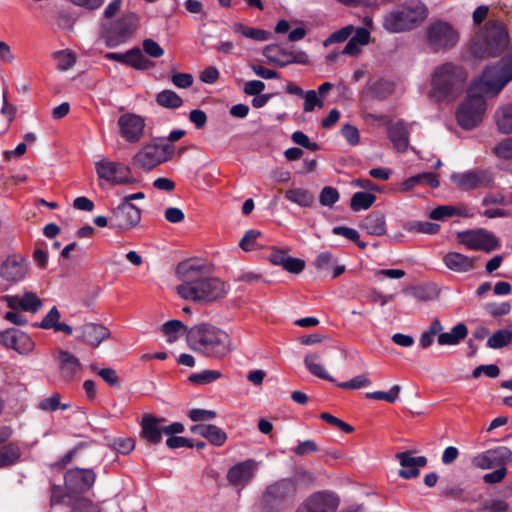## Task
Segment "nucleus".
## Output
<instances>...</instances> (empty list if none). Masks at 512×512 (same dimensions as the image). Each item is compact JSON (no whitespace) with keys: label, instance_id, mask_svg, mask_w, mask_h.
<instances>
[{"label":"nucleus","instance_id":"3c124183","mask_svg":"<svg viewBox=\"0 0 512 512\" xmlns=\"http://www.w3.org/2000/svg\"><path fill=\"white\" fill-rule=\"evenodd\" d=\"M493 154L504 160L512 159V137L505 138L492 150Z\"/></svg>","mask_w":512,"mask_h":512},{"label":"nucleus","instance_id":"b1692460","mask_svg":"<svg viewBox=\"0 0 512 512\" xmlns=\"http://www.w3.org/2000/svg\"><path fill=\"white\" fill-rule=\"evenodd\" d=\"M7 306L12 310L36 313L42 307V300L34 293L27 291L22 296H6Z\"/></svg>","mask_w":512,"mask_h":512},{"label":"nucleus","instance_id":"4468645a","mask_svg":"<svg viewBox=\"0 0 512 512\" xmlns=\"http://www.w3.org/2000/svg\"><path fill=\"white\" fill-rule=\"evenodd\" d=\"M141 214V210L136 205L127 201H121L112 210L111 225L122 232L131 230L139 225Z\"/></svg>","mask_w":512,"mask_h":512},{"label":"nucleus","instance_id":"09e8293b","mask_svg":"<svg viewBox=\"0 0 512 512\" xmlns=\"http://www.w3.org/2000/svg\"><path fill=\"white\" fill-rule=\"evenodd\" d=\"M212 445L222 446L226 440V433L216 425L209 424L206 437H205Z\"/></svg>","mask_w":512,"mask_h":512},{"label":"nucleus","instance_id":"9b49d317","mask_svg":"<svg viewBox=\"0 0 512 512\" xmlns=\"http://www.w3.org/2000/svg\"><path fill=\"white\" fill-rule=\"evenodd\" d=\"M96 174L100 179L112 185L134 184L137 182L131 176V169L122 162L103 158L95 163Z\"/></svg>","mask_w":512,"mask_h":512},{"label":"nucleus","instance_id":"69168bd1","mask_svg":"<svg viewBox=\"0 0 512 512\" xmlns=\"http://www.w3.org/2000/svg\"><path fill=\"white\" fill-rule=\"evenodd\" d=\"M371 91L375 97L384 98L392 92V85L387 81L379 80L371 85Z\"/></svg>","mask_w":512,"mask_h":512},{"label":"nucleus","instance_id":"4be33fe9","mask_svg":"<svg viewBox=\"0 0 512 512\" xmlns=\"http://www.w3.org/2000/svg\"><path fill=\"white\" fill-rule=\"evenodd\" d=\"M165 418H159L152 414L146 413L141 420L140 436L147 442L156 445L161 442L164 429Z\"/></svg>","mask_w":512,"mask_h":512},{"label":"nucleus","instance_id":"cd10ccee","mask_svg":"<svg viewBox=\"0 0 512 512\" xmlns=\"http://www.w3.org/2000/svg\"><path fill=\"white\" fill-rule=\"evenodd\" d=\"M60 318V311L56 307H52L38 324V327L41 329H53L55 332H63L67 335L72 334V327L64 322H60Z\"/></svg>","mask_w":512,"mask_h":512},{"label":"nucleus","instance_id":"ddd939ff","mask_svg":"<svg viewBox=\"0 0 512 512\" xmlns=\"http://www.w3.org/2000/svg\"><path fill=\"white\" fill-rule=\"evenodd\" d=\"M138 17L134 13H128L121 19L105 27L103 37L109 47H115L126 42L134 33Z\"/></svg>","mask_w":512,"mask_h":512},{"label":"nucleus","instance_id":"4c0bfd02","mask_svg":"<svg viewBox=\"0 0 512 512\" xmlns=\"http://www.w3.org/2000/svg\"><path fill=\"white\" fill-rule=\"evenodd\" d=\"M126 65H130L138 70H148L154 63L148 60L139 48H133L127 51Z\"/></svg>","mask_w":512,"mask_h":512},{"label":"nucleus","instance_id":"f03ea898","mask_svg":"<svg viewBox=\"0 0 512 512\" xmlns=\"http://www.w3.org/2000/svg\"><path fill=\"white\" fill-rule=\"evenodd\" d=\"M188 347L207 358L221 360L233 351L230 335L223 329L202 322L187 331Z\"/></svg>","mask_w":512,"mask_h":512},{"label":"nucleus","instance_id":"a878e982","mask_svg":"<svg viewBox=\"0 0 512 512\" xmlns=\"http://www.w3.org/2000/svg\"><path fill=\"white\" fill-rule=\"evenodd\" d=\"M254 463L251 460L234 465L227 473L228 481L235 486H243L253 477Z\"/></svg>","mask_w":512,"mask_h":512},{"label":"nucleus","instance_id":"338daca9","mask_svg":"<svg viewBox=\"0 0 512 512\" xmlns=\"http://www.w3.org/2000/svg\"><path fill=\"white\" fill-rule=\"evenodd\" d=\"M144 52L153 58H160L164 54V50L153 39H145L143 41Z\"/></svg>","mask_w":512,"mask_h":512},{"label":"nucleus","instance_id":"dca6fc26","mask_svg":"<svg viewBox=\"0 0 512 512\" xmlns=\"http://www.w3.org/2000/svg\"><path fill=\"white\" fill-rule=\"evenodd\" d=\"M451 180L462 190L491 188L494 185L493 174L488 170L482 169L454 173L451 176Z\"/></svg>","mask_w":512,"mask_h":512},{"label":"nucleus","instance_id":"a18cd8bd","mask_svg":"<svg viewBox=\"0 0 512 512\" xmlns=\"http://www.w3.org/2000/svg\"><path fill=\"white\" fill-rule=\"evenodd\" d=\"M221 376V372L217 370H203L199 373L191 374L188 379L194 384L205 385L221 378Z\"/></svg>","mask_w":512,"mask_h":512},{"label":"nucleus","instance_id":"5fc2aeb1","mask_svg":"<svg viewBox=\"0 0 512 512\" xmlns=\"http://www.w3.org/2000/svg\"><path fill=\"white\" fill-rule=\"evenodd\" d=\"M171 82L178 88L187 89L192 86L194 78L190 73L175 72L171 76Z\"/></svg>","mask_w":512,"mask_h":512},{"label":"nucleus","instance_id":"052dcab7","mask_svg":"<svg viewBox=\"0 0 512 512\" xmlns=\"http://www.w3.org/2000/svg\"><path fill=\"white\" fill-rule=\"evenodd\" d=\"M291 138L297 145L307 148L311 151H316L319 148L318 144L316 142H311L308 136L302 131H295Z\"/></svg>","mask_w":512,"mask_h":512},{"label":"nucleus","instance_id":"c03bdc74","mask_svg":"<svg viewBox=\"0 0 512 512\" xmlns=\"http://www.w3.org/2000/svg\"><path fill=\"white\" fill-rule=\"evenodd\" d=\"M67 505L71 507V512H101L98 505L85 497H75V499L71 503H67Z\"/></svg>","mask_w":512,"mask_h":512},{"label":"nucleus","instance_id":"473e14b6","mask_svg":"<svg viewBox=\"0 0 512 512\" xmlns=\"http://www.w3.org/2000/svg\"><path fill=\"white\" fill-rule=\"evenodd\" d=\"M468 329L465 324L459 323L454 326L450 332H444L438 335L437 342L439 345H456L465 339Z\"/></svg>","mask_w":512,"mask_h":512},{"label":"nucleus","instance_id":"4d7b16f0","mask_svg":"<svg viewBox=\"0 0 512 512\" xmlns=\"http://www.w3.org/2000/svg\"><path fill=\"white\" fill-rule=\"evenodd\" d=\"M370 384L371 381L366 375H358L349 381L340 383L338 386L343 389H359Z\"/></svg>","mask_w":512,"mask_h":512},{"label":"nucleus","instance_id":"37998d69","mask_svg":"<svg viewBox=\"0 0 512 512\" xmlns=\"http://www.w3.org/2000/svg\"><path fill=\"white\" fill-rule=\"evenodd\" d=\"M187 328L180 320H169L162 325V332L167 336L169 343H173L178 339L179 333L187 335Z\"/></svg>","mask_w":512,"mask_h":512},{"label":"nucleus","instance_id":"423d86ee","mask_svg":"<svg viewBox=\"0 0 512 512\" xmlns=\"http://www.w3.org/2000/svg\"><path fill=\"white\" fill-rule=\"evenodd\" d=\"M297 482L292 478L279 479L262 492L260 512H283L288 509L296 498Z\"/></svg>","mask_w":512,"mask_h":512},{"label":"nucleus","instance_id":"de8ad7c7","mask_svg":"<svg viewBox=\"0 0 512 512\" xmlns=\"http://www.w3.org/2000/svg\"><path fill=\"white\" fill-rule=\"evenodd\" d=\"M400 391H401V387L399 385H394L390 388V390L388 392H383V391L368 392V393H366V397L368 399L384 400L389 403H393L397 400Z\"/></svg>","mask_w":512,"mask_h":512},{"label":"nucleus","instance_id":"2f4dec72","mask_svg":"<svg viewBox=\"0 0 512 512\" xmlns=\"http://www.w3.org/2000/svg\"><path fill=\"white\" fill-rule=\"evenodd\" d=\"M426 184L429 187L437 188L439 186V180L436 174L432 172H424L406 179L400 187L403 192L410 191L417 185Z\"/></svg>","mask_w":512,"mask_h":512},{"label":"nucleus","instance_id":"393cba45","mask_svg":"<svg viewBox=\"0 0 512 512\" xmlns=\"http://www.w3.org/2000/svg\"><path fill=\"white\" fill-rule=\"evenodd\" d=\"M80 331L79 339L93 347H98L104 339L110 336L107 327L96 323L85 324L80 328Z\"/></svg>","mask_w":512,"mask_h":512},{"label":"nucleus","instance_id":"0eeeda50","mask_svg":"<svg viewBox=\"0 0 512 512\" xmlns=\"http://www.w3.org/2000/svg\"><path fill=\"white\" fill-rule=\"evenodd\" d=\"M512 80V56L502 58L494 67H488L480 79L484 93L498 94Z\"/></svg>","mask_w":512,"mask_h":512},{"label":"nucleus","instance_id":"bb28decb","mask_svg":"<svg viewBox=\"0 0 512 512\" xmlns=\"http://www.w3.org/2000/svg\"><path fill=\"white\" fill-rule=\"evenodd\" d=\"M445 266L457 273H466L475 267V258H470L458 252H448L443 256Z\"/></svg>","mask_w":512,"mask_h":512},{"label":"nucleus","instance_id":"9d476101","mask_svg":"<svg viewBox=\"0 0 512 512\" xmlns=\"http://www.w3.org/2000/svg\"><path fill=\"white\" fill-rule=\"evenodd\" d=\"M485 100L483 96L469 95L459 106L456 117L458 124L465 130H471L478 126L485 112Z\"/></svg>","mask_w":512,"mask_h":512},{"label":"nucleus","instance_id":"6ab92c4d","mask_svg":"<svg viewBox=\"0 0 512 512\" xmlns=\"http://www.w3.org/2000/svg\"><path fill=\"white\" fill-rule=\"evenodd\" d=\"M96 474L92 469H70L65 473V486L73 492H86L94 484Z\"/></svg>","mask_w":512,"mask_h":512},{"label":"nucleus","instance_id":"5701e85b","mask_svg":"<svg viewBox=\"0 0 512 512\" xmlns=\"http://www.w3.org/2000/svg\"><path fill=\"white\" fill-rule=\"evenodd\" d=\"M403 469L399 470V476L404 479L416 478L419 476V468L426 466L425 456L413 457L411 451H405L396 455Z\"/></svg>","mask_w":512,"mask_h":512},{"label":"nucleus","instance_id":"bf43d9fd","mask_svg":"<svg viewBox=\"0 0 512 512\" xmlns=\"http://www.w3.org/2000/svg\"><path fill=\"white\" fill-rule=\"evenodd\" d=\"M320 418L324 421H326L327 423L333 425V426H336L338 427L339 429H341L343 432L345 433H352L354 431V428L345 423L344 421H342L341 419L327 413V412H323L320 414Z\"/></svg>","mask_w":512,"mask_h":512},{"label":"nucleus","instance_id":"2eb2a0df","mask_svg":"<svg viewBox=\"0 0 512 512\" xmlns=\"http://www.w3.org/2000/svg\"><path fill=\"white\" fill-rule=\"evenodd\" d=\"M29 271V261L19 253L8 255L0 264V277L9 284L22 281Z\"/></svg>","mask_w":512,"mask_h":512},{"label":"nucleus","instance_id":"864d4df0","mask_svg":"<svg viewBox=\"0 0 512 512\" xmlns=\"http://www.w3.org/2000/svg\"><path fill=\"white\" fill-rule=\"evenodd\" d=\"M303 109L305 112H312L316 106L322 108L324 106L323 100H321L315 90H309L304 95Z\"/></svg>","mask_w":512,"mask_h":512},{"label":"nucleus","instance_id":"8fccbe9b","mask_svg":"<svg viewBox=\"0 0 512 512\" xmlns=\"http://www.w3.org/2000/svg\"><path fill=\"white\" fill-rule=\"evenodd\" d=\"M338 200L339 192L331 186H325L319 194V202L322 206L332 207Z\"/></svg>","mask_w":512,"mask_h":512},{"label":"nucleus","instance_id":"20e7f679","mask_svg":"<svg viewBox=\"0 0 512 512\" xmlns=\"http://www.w3.org/2000/svg\"><path fill=\"white\" fill-rule=\"evenodd\" d=\"M508 44V35L504 24L498 20L486 23L484 31L471 43L470 53L475 60H483L499 55Z\"/></svg>","mask_w":512,"mask_h":512},{"label":"nucleus","instance_id":"412c9836","mask_svg":"<svg viewBox=\"0 0 512 512\" xmlns=\"http://www.w3.org/2000/svg\"><path fill=\"white\" fill-rule=\"evenodd\" d=\"M118 125L121 135L128 142H138L144 134L145 121L138 115L124 114L118 119Z\"/></svg>","mask_w":512,"mask_h":512},{"label":"nucleus","instance_id":"49530a36","mask_svg":"<svg viewBox=\"0 0 512 512\" xmlns=\"http://www.w3.org/2000/svg\"><path fill=\"white\" fill-rule=\"evenodd\" d=\"M440 229V226L436 223L428 222V221H418V222H410L406 225L407 231H415L423 234H436Z\"/></svg>","mask_w":512,"mask_h":512},{"label":"nucleus","instance_id":"a211bd4d","mask_svg":"<svg viewBox=\"0 0 512 512\" xmlns=\"http://www.w3.org/2000/svg\"><path fill=\"white\" fill-rule=\"evenodd\" d=\"M471 462L474 467L482 470L504 467L512 463V451L505 446L496 447L476 455Z\"/></svg>","mask_w":512,"mask_h":512},{"label":"nucleus","instance_id":"79ce46f5","mask_svg":"<svg viewBox=\"0 0 512 512\" xmlns=\"http://www.w3.org/2000/svg\"><path fill=\"white\" fill-rule=\"evenodd\" d=\"M233 29L236 33H240L246 38L256 41H265L269 39L271 33L263 29L252 28L241 23H235Z\"/></svg>","mask_w":512,"mask_h":512},{"label":"nucleus","instance_id":"72a5a7b5","mask_svg":"<svg viewBox=\"0 0 512 512\" xmlns=\"http://www.w3.org/2000/svg\"><path fill=\"white\" fill-rule=\"evenodd\" d=\"M498 130L504 134L512 133V104L499 107L494 115Z\"/></svg>","mask_w":512,"mask_h":512},{"label":"nucleus","instance_id":"f257e3e1","mask_svg":"<svg viewBox=\"0 0 512 512\" xmlns=\"http://www.w3.org/2000/svg\"><path fill=\"white\" fill-rule=\"evenodd\" d=\"M176 275L181 281L176 286V293L184 300L206 304L223 299L227 294L226 284L211 276V269L205 263L182 261L176 267Z\"/></svg>","mask_w":512,"mask_h":512},{"label":"nucleus","instance_id":"e2e57ef3","mask_svg":"<svg viewBox=\"0 0 512 512\" xmlns=\"http://www.w3.org/2000/svg\"><path fill=\"white\" fill-rule=\"evenodd\" d=\"M260 235L261 233L257 230H248L239 242V246L244 251L253 250L255 248V241Z\"/></svg>","mask_w":512,"mask_h":512},{"label":"nucleus","instance_id":"603ef678","mask_svg":"<svg viewBox=\"0 0 512 512\" xmlns=\"http://www.w3.org/2000/svg\"><path fill=\"white\" fill-rule=\"evenodd\" d=\"M54 58L57 60V67L61 71L70 69L76 62L74 54L68 51L56 52Z\"/></svg>","mask_w":512,"mask_h":512},{"label":"nucleus","instance_id":"6e6d98bb","mask_svg":"<svg viewBox=\"0 0 512 512\" xmlns=\"http://www.w3.org/2000/svg\"><path fill=\"white\" fill-rule=\"evenodd\" d=\"M353 32V26L349 25L341 28L340 30L332 33L324 42V45L330 43H340L347 40Z\"/></svg>","mask_w":512,"mask_h":512},{"label":"nucleus","instance_id":"7ed1b4c3","mask_svg":"<svg viewBox=\"0 0 512 512\" xmlns=\"http://www.w3.org/2000/svg\"><path fill=\"white\" fill-rule=\"evenodd\" d=\"M467 77L465 69L452 62L436 66L431 74L428 97L437 103L453 102L463 93Z\"/></svg>","mask_w":512,"mask_h":512},{"label":"nucleus","instance_id":"c9c22d12","mask_svg":"<svg viewBox=\"0 0 512 512\" xmlns=\"http://www.w3.org/2000/svg\"><path fill=\"white\" fill-rule=\"evenodd\" d=\"M155 100L159 106L167 109H177L183 105V99L170 89L160 91Z\"/></svg>","mask_w":512,"mask_h":512},{"label":"nucleus","instance_id":"f3484780","mask_svg":"<svg viewBox=\"0 0 512 512\" xmlns=\"http://www.w3.org/2000/svg\"><path fill=\"white\" fill-rule=\"evenodd\" d=\"M339 505L338 497L328 491H318L308 496L295 512H335Z\"/></svg>","mask_w":512,"mask_h":512},{"label":"nucleus","instance_id":"39448f33","mask_svg":"<svg viewBox=\"0 0 512 512\" xmlns=\"http://www.w3.org/2000/svg\"><path fill=\"white\" fill-rule=\"evenodd\" d=\"M427 15L428 10L422 2L407 0L385 15L383 27L391 33L407 31L423 22Z\"/></svg>","mask_w":512,"mask_h":512},{"label":"nucleus","instance_id":"1a4fd4ad","mask_svg":"<svg viewBox=\"0 0 512 512\" xmlns=\"http://www.w3.org/2000/svg\"><path fill=\"white\" fill-rule=\"evenodd\" d=\"M174 153L171 144H148L142 147L132 158L135 166L143 170H151L159 164L170 160Z\"/></svg>","mask_w":512,"mask_h":512},{"label":"nucleus","instance_id":"c85d7f7f","mask_svg":"<svg viewBox=\"0 0 512 512\" xmlns=\"http://www.w3.org/2000/svg\"><path fill=\"white\" fill-rule=\"evenodd\" d=\"M388 136L398 152H405L409 145V133L403 122L388 126Z\"/></svg>","mask_w":512,"mask_h":512},{"label":"nucleus","instance_id":"7c9ffc66","mask_svg":"<svg viewBox=\"0 0 512 512\" xmlns=\"http://www.w3.org/2000/svg\"><path fill=\"white\" fill-rule=\"evenodd\" d=\"M58 361L60 370L63 376L67 379H71L81 370V363L79 362L78 358H76L68 351L59 350Z\"/></svg>","mask_w":512,"mask_h":512},{"label":"nucleus","instance_id":"0e129e2a","mask_svg":"<svg viewBox=\"0 0 512 512\" xmlns=\"http://www.w3.org/2000/svg\"><path fill=\"white\" fill-rule=\"evenodd\" d=\"M318 451V446L313 440H306L300 442L295 448H293V452L297 456H305L311 453H315Z\"/></svg>","mask_w":512,"mask_h":512},{"label":"nucleus","instance_id":"f704fd0d","mask_svg":"<svg viewBox=\"0 0 512 512\" xmlns=\"http://www.w3.org/2000/svg\"><path fill=\"white\" fill-rule=\"evenodd\" d=\"M321 356L318 353L307 354L304 358L306 368L311 374L319 378L334 381V379L326 372L324 367L320 364Z\"/></svg>","mask_w":512,"mask_h":512},{"label":"nucleus","instance_id":"774afa93","mask_svg":"<svg viewBox=\"0 0 512 512\" xmlns=\"http://www.w3.org/2000/svg\"><path fill=\"white\" fill-rule=\"evenodd\" d=\"M486 310L491 316H504L510 313L511 305L508 302L500 304L490 303L486 305Z\"/></svg>","mask_w":512,"mask_h":512},{"label":"nucleus","instance_id":"680f3d73","mask_svg":"<svg viewBox=\"0 0 512 512\" xmlns=\"http://www.w3.org/2000/svg\"><path fill=\"white\" fill-rule=\"evenodd\" d=\"M189 417L194 422H202L215 419L217 414L213 410L192 409L189 412Z\"/></svg>","mask_w":512,"mask_h":512},{"label":"nucleus","instance_id":"a19ab883","mask_svg":"<svg viewBox=\"0 0 512 512\" xmlns=\"http://www.w3.org/2000/svg\"><path fill=\"white\" fill-rule=\"evenodd\" d=\"M376 201V196L369 192H356L350 200V208L353 211L367 210Z\"/></svg>","mask_w":512,"mask_h":512},{"label":"nucleus","instance_id":"c756f323","mask_svg":"<svg viewBox=\"0 0 512 512\" xmlns=\"http://www.w3.org/2000/svg\"><path fill=\"white\" fill-rule=\"evenodd\" d=\"M360 228L370 235H384L386 233L385 216L381 212H372L362 220Z\"/></svg>","mask_w":512,"mask_h":512},{"label":"nucleus","instance_id":"58836bf2","mask_svg":"<svg viewBox=\"0 0 512 512\" xmlns=\"http://www.w3.org/2000/svg\"><path fill=\"white\" fill-rule=\"evenodd\" d=\"M21 457V450L15 443H10L0 449V468L15 464Z\"/></svg>","mask_w":512,"mask_h":512},{"label":"nucleus","instance_id":"13d9d810","mask_svg":"<svg viewBox=\"0 0 512 512\" xmlns=\"http://www.w3.org/2000/svg\"><path fill=\"white\" fill-rule=\"evenodd\" d=\"M457 213V208L449 205L438 206L431 211L429 217L434 220H443Z\"/></svg>","mask_w":512,"mask_h":512},{"label":"nucleus","instance_id":"aec40b11","mask_svg":"<svg viewBox=\"0 0 512 512\" xmlns=\"http://www.w3.org/2000/svg\"><path fill=\"white\" fill-rule=\"evenodd\" d=\"M0 343L20 354H28L34 348L32 339L16 328H9L0 332Z\"/></svg>","mask_w":512,"mask_h":512},{"label":"nucleus","instance_id":"ea45409f","mask_svg":"<svg viewBox=\"0 0 512 512\" xmlns=\"http://www.w3.org/2000/svg\"><path fill=\"white\" fill-rule=\"evenodd\" d=\"M511 341L512 324H510L506 329L496 331L491 337H489L487 340V346L493 349H500L510 344Z\"/></svg>","mask_w":512,"mask_h":512},{"label":"nucleus","instance_id":"f8f14e48","mask_svg":"<svg viewBox=\"0 0 512 512\" xmlns=\"http://www.w3.org/2000/svg\"><path fill=\"white\" fill-rule=\"evenodd\" d=\"M460 244L471 250H482L487 253L500 247L499 239L485 229H471L457 233Z\"/></svg>","mask_w":512,"mask_h":512},{"label":"nucleus","instance_id":"6e6552de","mask_svg":"<svg viewBox=\"0 0 512 512\" xmlns=\"http://www.w3.org/2000/svg\"><path fill=\"white\" fill-rule=\"evenodd\" d=\"M428 47L434 51H447L454 48L459 41L458 31L448 22L436 21L426 29Z\"/></svg>","mask_w":512,"mask_h":512},{"label":"nucleus","instance_id":"e433bc0d","mask_svg":"<svg viewBox=\"0 0 512 512\" xmlns=\"http://www.w3.org/2000/svg\"><path fill=\"white\" fill-rule=\"evenodd\" d=\"M285 198L301 207H310L314 201L313 194L307 189L294 188L285 192Z\"/></svg>","mask_w":512,"mask_h":512}]
</instances>
